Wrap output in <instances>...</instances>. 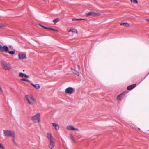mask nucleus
Here are the masks:
<instances>
[{"label": "nucleus", "instance_id": "nucleus-5", "mask_svg": "<svg viewBox=\"0 0 149 149\" xmlns=\"http://www.w3.org/2000/svg\"><path fill=\"white\" fill-rule=\"evenodd\" d=\"M1 65L3 69L6 70H10L12 68L10 64L3 61L1 62Z\"/></svg>", "mask_w": 149, "mask_h": 149}, {"label": "nucleus", "instance_id": "nucleus-9", "mask_svg": "<svg viewBox=\"0 0 149 149\" xmlns=\"http://www.w3.org/2000/svg\"><path fill=\"white\" fill-rule=\"evenodd\" d=\"M18 57L19 59L21 60L25 59L26 58V54L22 52L19 54Z\"/></svg>", "mask_w": 149, "mask_h": 149}, {"label": "nucleus", "instance_id": "nucleus-31", "mask_svg": "<svg viewBox=\"0 0 149 149\" xmlns=\"http://www.w3.org/2000/svg\"><path fill=\"white\" fill-rule=\"evenodd\" d=\"M54 31H57V32L58 31L57 30H55V29H54Z\"/></svg>", "mask_w": 149, "mask_h": 149}, {"label": "nucleus", "instance_id": "nucleus-29", "mask_svg": "<svg viewBox=\"0 0 149 149\" xmlns=\"http://www.w3.org/2000/svg\"><path fill=\"white\" fill-rule=\"evenodd\" d=\"M77 75L78 76H79V73L78 72H77L76 73Z\"/></svg>", "mask_w": 149, "mask_h": 149}, {"label": "nucleus", "instance_id": "nucleus-27", "mask_svg": "<svg viewBox=\"0 0 149 149\" xmlns=\"http://www.w3.org/2000/svg\"><path fill=\"white\" fill-rule=\"evenodd\" d=\"M40 25L42 27L44 28H45V29H47V28H47V27H45V26H42V25Z\"/></svg>", "mask_w": 149, "mask_h": 149}, {"label": "nucleus", "instance_id": "nucleus-30", "mask_svg": "<svg viewBox=\"0 0 149 149\" xmlns=\"http://www.w3.org/2000/svg\"><path fill=\"white\" fill-rule=\"evenodd\" d=\"M78 69L79 70H80V66L79 65H78Z\"/></svg>", "mask_w": 149, "mask_h": 149}, {"label": "nucleus", "instance_id": "nucleus-15", "mask_svg": "<svg viewBox=\"0 0 149 149\" xmlns=\"http://www.w3.org/2000/svg\"><path fill=\"white\" fill-rule=\"evenodd\" d=\"M72 32L74 33H75L77 34H78V32L77 31V30L74 28H72L68 32Z\"/></svg>", "mask_w": 149, "mask_h": 149}, {"label": "nucleus", "instance_id": "nucleus-25", "mask_svg": "<svg viewBox=\"0 0 149 149\" xmlns=\"http://www.w3.org/2000/svg\"><path fill=\"white\" fill-rule=\"evenodd\" d=\"M21 80L22 81H27V82L29 81L28 80H27L26 79H21Z\"/></svg>", "mask_w": 149, "mask_h": 149}, {"label": "nucleus", "instance_id": "nucleus-22", "mask_svg": "<svg viewBox=\"0 0 149 149\" xmlns=\"http://www.w3.org/2000/svg\"><path fill=\"white\" fill-rule=\"evenodd\" d=\"M70 138H71V139H72V140L74 141V142H75V138L73 136H72V135H70Z\"/></svg>", "mask_w": 149, "mask_h": 149}, {"label": "nucleus", "instance_id": "nucleus-28", "mask_svg": "<svg viewBox=\"0 0 149 149\" xmlns=\"http://www.w3.org/2000/svg\"><path fill=\"white\" fill-rule=\"evenodd\" d=\"M145 20L147 22H149V18L146 19H145Z\"/></svg>", "mask_w": 149, "mask_h": 149}, {"label": "nucleus", "instance_id": "nucleus-33", "mask_svg": "<svg viewBox=\"0 0 149 149\" xmlns=\"http://www.w3.org/2000/svg\"><path fill=\"white\" fill-rule=\"evenodd\" d=\"M138 129L139 130H140V129L139 128Z\"/></svg>", "mask_w": 149, "mask_h": 149}, {"label": "nucleus", "instance_id": "nucleus-13", "mask_svg": "<svg viewBox=\"0 0 149 149\" xmlns=\"http://www.w3.org/2000/svg\"><path fill=\"white\" fill-rule=\"evenodd\" d=\"M19 76L22 77H25L26 78H29V77L28 75H26L24 73L20 72L19 74Z\"/></svg>", "mask_w": 149, "mask_h": 149}, {"label": "nucleus", "instance_id": "nucleus-10", "mask_svg": "<svg viewBox=\"0 0 149 149\" xmlns=\"http://www.w3.org/2000/svg\"><path fill=\"white\" fill-rule=\"evenodd\" d=\"M127 93V92H124L122 93L117 97V100H120L123 98V96H124Z\"/></svg>", "mask_w": 149, "mask_h": 149}, {"label": "nucleus", "instance_id": "nucleus-24", "mask_svg": "<svg viewBox=\"0 0 149 149\" xmlns=\"http://www.w3.org/2000/svg\"><path fill=\"white\" fill-rule=\"evenodd\" d=\"M12 137L13 138L12 140L13 141V143H15V134H14V137Z\"/></svg>", "mask_w": 149, "mask_h": 149}, {"label": "nucleus", "instance_id": "nucleus-16", "mask_svg": "<svg viewBox=\"0 0 149 149\" xmlns=\"http://www.w3.org/2000/svg\"><path fill=\"white\" fill-rule=\"evenodd\" d=\"M52 126L54 127L56 130H58L59 129V125L55 123H52Z\"/></svg>", "mask_w": 149, "mask_h": 149}, {"label": "nucleus", "instance_id": "nucleus-19", "mask_svg": "<svg viewBox=\"0 0 149 149\" xmlns=\"http://www.w3.org/2000/svg\"><path fill=\"white\" fill-rule=\"evenodd\" d=\"M131 2L133 4H138V1L137 0H130Z\"/></svg>", "mask_w": 149, "mask_h": 149}, {"label": "nucleus", "instance_id": "nucleus-12", "mask_svg": "<svg viewBox=\"0 0 149 149\" xmlns=\"http://www.w3.org/2000/svg\"><path fill=\"white\" fill-rule=\"evenodd\" d=\"M66 128L67 130H76L79 131V130L77 128H76L71 126H69L67 127Z\"/></svg>", "mask_w": 149, "mask_h": 149}, {"label": "nucleus", "instance_id": "nucleus-17", "mask_svg": "<svg viewBox=\"0 0 149 149\" xmlns=\"http://www.w3.org/2000/svg\"><path fill=\"white\" fill-rule=\"evenodd\" d=\"M31 84L36 89H38L40 88V85L38 84H34L33 83H31Z\"/></svg>", "mask_w": 149, "mask_h": 149}, {"label": "nucleus", "instance_id": "nucleus-7", "mask_svg": "<svg viewBox=\"0 0 149 149\" xmlns=\"http://www.w3.org/2000/svg\"><path fill=\"white\" fill-rule=\"evenodd\" d=\"M46 137L48 140V141H55V139L53 137L52 134L50 132H47L46 134Z\"/></svg>", "mask_w": 149, "mask_h": 149}, {"label": "nucleus", "instance_id": "nucleus-21", "mask_svg": "<svg viewBox=\"0 0 149 149\" xmlns=\"http://www.w3.org/2000/svg\"><path fill=\"white\" fill-rule=\"evenodd\" d=\"M72 20L73 21H76V20H84L83 19H81V18H78L77 19L75 18H74L72 19Z\"/></svg>", "mask_w": 149, "mask_h": 149}, {"label": "nucleus", "instance_id": "nucleus-3", "mask_svg": "<svg viewBox=\"0 0 149 149\" xmlns=\"http://www.w3.org/2000/svg\"><path fill=\"white\" fill-rule=\"evenodd\" d=\"M0 51L1 52H8L11 55H13L15 53V51H8V47L6 46H1L0 45Z\"/></svg>", "mask_w": 149, "mask_h": 149}, {"label": "nucleus", "instance_id": "nucleus-8", "mask_svg": "<svg viewBox=\"0 0 149 149\" xmlns=\"http://www.w3.org/2000/svg\"><path fill=\"white\" fill-rule=\"evenodd\" d=\"M55 146V141H49L48 147L50 149H53Z\"/></svg>", "mask_w": 149, "mask_h": 149}, {"label": "nucleus", "instance_id": "nucleus-18", "mask_svg": "<svg viewBox=\"0 0 149 149\" xmlns=\"http://www.w3.org/2000/svg\"><path fill=\"white\" fill-rule=\"evenodd\" d=\"M120 25H124L125 26H126L127 27H130V25L129 24L127 23H121L120 24Z\"/></svg>", "mask_w": 149, "mask_h": 149}, {"label": "nucleus", "instance_id": "nucleus-1", "mask_svg": "<svg viewBox=\"0 0 149 149\" xmlns=\"http://www.w3.org/2000/svg\"><path fill=\"white\" fill-rule=\"evenodd\" d=\"M25 97L26 101L30 105H33L36 104V101L32 95H26Z\"/></svg>", "mask_w": 149, "mask_h": 149}, {"label": "nucleus", "instance_id": "nucleus-14", "mask_svg": "<svg viewBox=\"0 0 149 149\" xmlns=\"http://www.w3.org/2000/svg\"><path fill=\"white\" fill-rule=\"evenodd\" d=\"M136 86V84H135L129 86L127 87V89L128 90H131L134 88Z\"/></svg>", "mask_w": 149, "mask_h": 149}, {"label": "nucleus", "instance_id": "nucleus-23", "mask_svg": "<svg viewBox=\"0 0 149 149\" xmlns=\"http://www.w3.org/2000/svg\"><path fill=\"white\" fill-rule=\"evenodd\" d=\"M0 148L5 149V147L4 146L1 144L0 143Z\"/></svg>", "mask_w": 149, "mask_h": 149}, {"label": "nucleus", "instance_id": "nucleus-32", "mask_svg": "<svg viewBox=\"0 0 149 149\" xmlns=\"http://www.w3.org/2000/svg\"><path fill=\"white\" fill-rule=\"evenodd\" d=\"M3 27V26H0V28H1V27Z\"/></svg>", "mask_w": 149, "mask_h": 149}, {"label": "nucleus", "instance_id": "nucleus-6", "mask_svg": "<svg viewBox=\"0 0 149 149\" xmlns=\"http://www.w3.org/2000/svg\"><path fill=\"white\" fill-rule=\"evenodd\" d=\"M85 15L87 16H93L96 17L101 15V14L99 13H97L94 12L90 11L88 13H86Z\"/></svg>", "mask_w": 149, "mask_h": 149}, {"label": "nucleus", "instance_id": "nucleus-4", "mask_svg": "<svg viewBox=\"0 0 149 149\" xmlns=\"http://www.w3.org/2000/svg\"><path fill=\"white\" fill-rule=\"evenodd\" d=\"M4 135L5 136L9 137H14V132L10 130H5L3 131Z\"/></svg>", "mask_w": 149, "mask_h": 149}, {"label": "nucleus", "instance_id": "nucleus-20", "mask_svg": "<svg viewBox=\"0 0 149 149\" xmlns=\"http://www.w3.org/2000/svg\"><path fill=\"white\" fill-rule=\"evenodd\" d=\"M59 19L58 18H57L56 19L53 20V21L54 23V24H55L59 20Z\"/></svg>", "mask_w": 149, "mask_h": 149}, {"label": "nucleus", "instance_id": "nucleus-2", "mask_svg": "<svg viewBox=\"0 0 149 149\" xmlns=\"http://www.w3.org/2000/svg\"><path fill=\"white\" fill-rule=\"evenodd\" d=\"M40 114L38 113L32 116L31 120L34 123H39L40 122Z\"/></svg>", "mask_w": 149, "mask_h": 149}, {"label": "nucleus", "instance_id": "nucleus-11", "mask_svg": "<svg viewBox=\"0 0 149 149\" xmlns=\"http://www.w3.org/2000/svg\"><path fill=\"white\" fill-rule=\"evenodd\" d=\"M74 90L71 87H68L65 90L66 93L71 94L73 93Z\"/></svg>", "mask_w": 149, "mask_h": 149}, {"label": "nucleus", "instance_id": "nucleus-26", "mask_svg": "<svg viewBox=\"0 0 149 149\" xmlns=\"http://www.w3.org/2000/svg\"><path fill=\"white\" fill-rule=\"evenodd\" d=\"M47 29H49V30H54V29L52 28H47Z\"/></svg>", "mask_w": 149, "mask_h": 149}]
</instances>
